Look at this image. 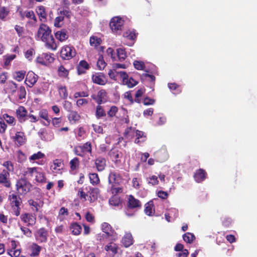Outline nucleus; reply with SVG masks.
I'll return each mask as SVG.
<instances>
[{
	"label": "nucleus",
	"mask_w": 257,
	"mask_h": 257,
	"mask_svg": "<svg viewBox=\"0 0 257 257\" xmlns=\"http://www.w3.org/2000/svg\"><path fill=\"white\" fill-rule=\"evenodd\" d=\"M17 12L20 16L21 20L23 21L25 18H27L29 20L27 22L28 25L32 27H35L36 26L37 19L32 10L24 11L22 9L18 8Z\"/></svg>",
	"instance_id": "f257e3e1"
},
{
	"label": "nucleus",
	"mask_w": 257,
	"mask_h": 257,
	"mask_svg": "<svg viewBox=\"0 0 257 257\" xmlns=\"http://www.w3.org/2000/svg\"><path fill=\"white\" fill-rule=\"evenodd\" d=\"M75 48L71 45L63 46L60 50V57L63 60H70L76 55Z\"/></svg>",
	"instance_id": "f03ea898"
},
{
	"label": "nucleus",
	"mask_w": 257,
	"mask_h": 257,
	"mask_svg": "<svg viewBox=\"0 0 257 257\" xmlns=\"http://www.w3.org/2000/svg\"><path fill=\"white\" fill-rule=\"evenodd\" d=\"M16 186L17 190L21 194H26L31 190L32 186L26 178H21L17 181Z\"/></svg>",
	"instance_id": "7ed1b4c3"
},
{
	"label": "nucleus",
	"mask_w": 257,
	"mask_h": 257,
	"mask_svg": "<svg viewBox=\"0 0 257 257\" xmlns=\"http://www.w3.org/2000/svg\"><path fill=\"white\" fill-rule=\"evenodd\" d=\"M124 24V21L120 17L112 18L110 22L109 26L112 31L117 34H120Z\"/></svg>",
	"instance_id": "20e7f679"
},
{
	"label": "nucleus",
	"mask_w": 257,
	"mask_h": 257,
	"mask_svg": "<svg viewBox=\"0 0 257 257\" xmlns=\"http://www.w3.org/2000/svg\"><path fill=\"white\" fill-rule=\"evenodd\" d=\"M108 156L116 167L120 166L123 156L121 151L116 148H112L109 151Z\"/></svg>",
	"instance_id": "39448f33"
},
{
	"label": "nucleus",
	"mask_w": 257,
	"mask_h": 257,
	"mask_svg": "<svg viewBox=\"0 0 257 257\" xmlns=\"http://www.w3.org/2000/svg\"><path fill=\"white\" fill-rule=\"evenodd\" d=\"M92 147L90 142H86L82 146H77L74 147V152L77 156L84 157L87 153H91Z\"/></svg>",
	"instance_id": "423d86ee"
},
{
	"label": "nucleus",
	"mask_w": 257,
	"mask_h": 257,
	"mask_svg": "<svg viewBox=\"0 0 257 257\" xmlns=\"http://www.w3.org/2000/svg\"><path fill=\"white\" fill-rule=\"evenodd\" d=\"M12 186L10 173L5 169L3 170L0 172V186L10 189L12 188Z\"/></svg>",
	"instance_id": "0eeeda50"
},
{
	"label": "nucleus",
	"mask_w": 257,
	"mask_h": 257,
	"mask_svg": "<svg viewBox=\"0 0 257 257\" xmlns=\"http://www.w3.org/2000/svg\"><path fill=\"white\" fill-rule=\"evenodd\" d=\"M52 35L51 30L50 27L45 24H41L38 29L37 32V36L41 39V40Z\"/></svg>",
	"instance_id": "6e6552de"
},
{
	"label": "nucleus",
	"mask_w": 257,
	"mask_h": 257,
	"mask_svg": "<svg viewBox=\"0 0 257 257\" xmlns=\"http://www.w3.org/2000/svg\"><path fill=\"white\" fill-rule=\"evenodd\" d=\"M122 79V83L126 85L128 87L132 88L138 84V82L132 77L128 78L127 74L124 71L118 72Z\"/></svg>",
	"instance_id": "1a4fd4ad"
},
{
	"label": "nucleus",
	"mask_w": 257,
	"mask_h": 257,
	"mask_svg": "<svg viewBox=\"0 0 257 257\" xmlns=\"http://www.w3.org/2000/svg\"><path fill=\"white\" fill-rule=\"evenodd\" d=\"M16 117L18 121L23 123L28 119V111L23 106H20L16 110Z\"/></svg>",
	"instance_id": "9d476101"
},
{
	"label": "nucleus",
	"mask_w": 257,
	"mask_h": 257,
	"mask_svg": "<svg viewBox=\"0 0 257 257\" xmlns=\"http://www.w3.org/2000/svg\"><path fill=\"white\" fill-rule=\"evenodd\" d=\"M141 207L142 203L139 200L135 198L132 195L128 196L126 204L127 210L138 209L141 208Z\"/></svg>",
	"instance_id": "9b49d317"
},
{
	"label": "nucleus",
	"mask_w": 257,
	"mask_h": 257,
	"mask_svg": "<svg viewBox=\"0 0 257 257\" xmlns=\"http://www.w3.org/2000/svg\"><path fill=\"white\" fill-rule=\"evenodd\" d=\"M11 139L18 146L23 145L26 142V138L23 132H17L15 135L11 137Z\"/></svg>",
	"instance_id": "f8f14e48"
},
{
	"label": "nucleus",
	"mask_w": 257,
	"mask_h": 257,
	"mask_svg": "<svg viewBox=\"0 0 257 257\" xmlns=\"http://www.w3.org/2000/svg\"><path fill=\"white\" fill-rule=\"evenodd\" d=\"M36 240L39 243L47 241L48 231L44 227L39 229L35 233Z\"/></svg>",
	"instance_id": "ddd939ff"
},
{
	"label": "nucleus",
	"mask_w": 257,
	"mask_h": 257,
	"mask_svg": "<svg viewBox=\"0 0 257 257\" xmlns=\"http://www.w3.org/2000/svg\"><path fill=\"white\" fill-rule=\"evenodd\" d=\"M20 218L23 222L27 223L28 226H33L36 223V215L32 213H23L20 216Z\"/></svg>",
	"instance_id": "4468645a"
},
{
	"label": "nucleus",
	"mask_w": 257,
	"mask_h": 257,
	"mask_svg": "<svg viewBox=\"0 0 257 257\" xmlns=\"http://www.w3.org/2000/svg\"><path fill=\"white\" fill-rule=\"evenodd\" d=\"M92 80L94 83L100 85H104L107 82V79L103 73H95L92 76Z\"/></svg>",
	"instance_id": "2eb2a0df"
},
{
	"label": "nucleus",
	"mask_w": 257,
	"mask_h": 257,
	"mask_svg": "<svg viewBox=\"0 0 257 257\" xmlns=\"http://www.w3.org/2000/svg\"><path fill=\"white\" fill-rule=\"evenodd\" d=\"M207 173L203 169H199L196 170L193 177L195 181L197 183H201L204 181L207 178Z\"/></svg>",
	"instance_id": "dca6fc26"
},
{
	"label": "nucleus",
	"mask_w": 257,
	"mask_h": 257,
	"mask_svg": "<svg viewBox=\"0 0 257 257\" xmlns=\"http://www.w3.org/2000/svg\"><path fill=\"white\" fill-rule=\"evenodd\" d=\"M38 76L33 72H29L26 76L25 83L29 87H32L37 81Z\"/></svg>",
	"instance_id": "f3484780"
},
{
	"label": "nucleus",
	"mask_w": 257,
	"mask_h": 257,
	"mask_svg": "<svg viewBox=\"0 0 257 257\" xmlns=\"http://www.w3.org/2000/svg\"><path fill=\"white\" fill-rule=\"evenodd\" d=\"M42 41L45 43V46L47 49L53 51L56 50L58 46L52 35Z\"/></svg>",
	"instance_id": "a211bd4d"
},
{
	"label": "nucleus",
	"mask_w": 257,
	"mask_h": 257,
	"mask_svg": "<svg viewBox=\"0 0 257 257\" xmlns=\"http://www.w3.org/2000/svg\"><path fill=\"white\" fill-rule=\"evenodd\" d=\"M90 67L89 64L86 60H81L76 67L78 74L82 75L85 74L86 70H89Z\"/></svg>",
	"instance_id": "6ab92c4d"
},
{
	"label": "nucleus",
	"mask_w": 257,
	"mask_h": 257,
	"mask_svg": "<svg viewBox=\"0 0 257 257\" xmlns=\"http://www.w3.org/2000/svg\"><path fill=\"white\" fill-rule=\"evenodd\" d=\"M55 37L59 42H63L68 39V32L66 29H62L55 33Z\"/></svg>",
	"instance_id": "aec40b11"
},
{
	"label": "nucleus",
	"mask_w": 257,
	"mask_h": 257,
	"mask_svg": "<svg viewBox=\"0 0 257 257\" xmlns=\"http://www.w3.org/2000/svg\"><path fill=\"white\" fill-rule=\"evenodd\" d=\"M18 88V84L12 80L8 81L5 85V90L11 93L15 94Z\"/></svg>",
	"instance_id": "412c9836"
},
{
	"label": "nucleus",
	"mask_w": 257,
	"mask_h": 257,
	"mask_svg": "<svg viewBox=\"0 0 257 257\" xmlns=\"http://www.w3.org/2000/svg\"><path fill=\"white\" fill-rule=\"evenodd\" d=\"M9 200L10 201L11 207L15 206H20L22 203V199L20 195L16 194H10Z\"/></svg>",
	"instance_id": "4be33fe9"
},
{
	"label": "nucleus",
	"mask_w": 257,
	"mask_h": 257,
	"mask_svg": "<svg viewBox=\"0 0 257 257\" xmlns=\"http://www.w3.org/2000/svg\"><path fill=\"white\" fill-rule=\"evenodd\" d=\"M95 165L98 172L103 171L106 167V160L102 157H99L94 161Z\"/></svg>",
	"instance_id": "5701e85b"
},
{
	"label": "nucleus",
	"mask_w": 257,
	"mask_h": 257,
	"mask_svg": "<svg viewBox=\"0 0 257 257\" xmlns=\"http://www.w3.org/2000/svg\"><path fill=\"white\" fill-rule=\"evenodd\" d=\"M100 190L97 188H90L88 192V195H89V201L90 203L95 201L99 194Z\"/></svg>",
	"instance_id": "b1692460"
},
{
	"label": "nucleus",
	"mask_w": 257,
	"mask_h": 257,
	"mask_svg": "<svg viewBox=\"0 0 257 257\" xmlns=\"http://www.w3.org/2000/svg\"><path fill=\"white\" fill-rule=\"evenodd\" d=\"M120 175L115 172H111L108 176V182L112 185L118 184L121 180Z\"/></svg>",
	"instance_id": "393cba45"
},
{
	"label": "nucleus",
	"mask_w": 257,
	"mask_h": 257,
	"mask_svg": "<svg viewBox=\"0 0 257 257\" xmlns=\"http://www.w3.org/2000/svg\"><path fill=\"white\" fill-rule=\"evenodd\" d=\"M121 243L125 247H128L134 243V239L130 232L125 233L121 239Z\"/></svg>",
	"instance_id": "a878e982"
},
{
	"label": "nucleus",
	"mask_w": 257,
	"mask_h": 257,
	"mask_svg": "<svg viewBox=\"0 0 257 257\" xmlns=\"http://www.w3.org/2000/svg\"><path fill=\"white\" fill-rule=\"evenodd\" d=\"M106 92L104 89H101L98 91L97 95L94 94L91 96V98L96 101L98 105H100L103 102V99L106 96Z\"/></svg>",
	"instance_id": "bb28decb"
},
{
	"label": "nucleus",
	"mask_w": 257,
	"mask_h": 257,
	"mask_svg": "<svg viewBox=\"0 0 257 257\" xmlns=\"http://www.w3.org/2000/svg\"><path fill=\"white\" fill-rule=\"evenodd\" d=\"M101 230L103 233H105L112 237L114 236V234H116L114 230L112 228L111 226L107 222H103L102 223Z\"/></svg>",
	"instance_id": "cd10ccee"
},
{
	"label": "nucleus",
	"mask_w": 257,
	"mask_h": 257,
	"mask_svg": "<svg viewBox=\"0 0 257 257\" xmlns=\"http://www.w3.org/2000/svg\"><path fill=\"white\" fill-rule=\"evenodd\" d=\"M36 13L39 17L40 21L45 22L47 20V14L45 8L43 6L37 7Z\"/></svg>",
	"instance_id": "c85d7f7f"
},
{
	"label": "nucleus",
	"mask_w": 257,
	"mask_h": 257,
	"mask_svg": "<svg viewBox=\"0 0 257 257\" xmlns=\"http://www.w3.org/2000/svg\"><path fill=\"white\" fill-rule=\"evenodd\" d=\"M31 256H37L40 254L42 247L36 243H33L29 247Z\"/></svg>",
	"instance_id": "c756f323"
},
{
	"label": "nucleus",
	"mask_w": 257,
	"mask_h": 257,
	"mask_svg": "<svg viewBox=\"0 0 257 257\" xmlns=\"http://www.w3.org/2000/svg\"><path fill=\"white\" fill-rule=\"evenodd\" d=\"M58 75L64 79H69V70L65 68V67L61 65L57 70Z\"/></svg>",
	"instance_id": "7c9ffc66"
},
{
	"label": "nucleus",
	"mask_w": 257,
	"mask_h": 257,
	"mask_svg": "<svg viewBox=\"0 0 257 257\" xmlns=\"http://www.w3.org/2000/svg\"><path fill=\"white\" fill-rule=\"evenodd\" d=\"M136 139L135 141V143L138 144H141L146 141L147 137L145 135V133L139 130H136Z\"/></svg>",
	"instance_id": "2f4dec72"
},
{
	"label": "nucleus",
	"mask_w": 257,
	"mask_h": 257,
	"mask_svg": "<svg viewBox=\"0 0 257 257\" xmlns=\"http://www.w3.org/2000/svg\"><path fill=\"white\" fill-rule=\"evenodd\" d=\"M70 228L72 233L74 235H78L81 233V226L77 222H73L71 224Z\"/></svg>",
	"instance_id": "473e14b6"
},
{
	"label": "nucleus",
	"mask_w": 257,
	"mask_h": 257,
	"mask_svg": "<svg viewBox=\"0 0 257 257\" xmlns=\"http://www.w3.org/2000/svg\"><path fill=\"white\" fill-rule=\"evenodd\" d=\"M104 249L107 251H110L113 255H115L118 253L119 247L116 243L110 242L105 246Z\"/></svg>",
	"instance_id": "72a5a7b5"
},
{
	"label": "nucleus",
	"mask_w": 257,
	"mask_h": 257,
	"mask_svg": "<svg viewBox=\"0 0 257 257\" xmlns=\"http://www.w3.org/2000/svg\"><path fill=\"white\" fill-rule=\"evenodd\" d=\"M137 33L136 32V30H128L124 32L123 34V37L128 40H135L137 38Z\"/></svg>",
	"instance_id": "f704fd0d"
},
{
	"label": "nucleus",
	"mask_w": 257,
	"mask_h": 257,
	"mask_svg": "<svg viewBox=\"0 0 257 257\" xmlns=\"http://www.w3.org/2000/svg\"><path fill=\"white\" fill-rule=\"evenodd\" d=\"M10 12V10L9 8L5 6L0 7V20L5 21L7 17L9 15Z\"/></svg>",
	"instance_id": "c9c22d12"
},
{
	"label": "nucleus",
	"mask_w": 257,
	"mask_h": 257,
	"mask_svg": "<svg viewBox=\"0 0 257 257\" xmlns=\"http://www.w3.org/2000/svg\"><path fill=\"white\" fill-rule=\"evenodd\" d=\"M153 207L154 204L152 201H150L146 204L144 211L146 215L148 216H153L154 213Z\"/></svg>",
	"instance_id": "e433bc0d"
},
{
	"label": "nucleus",
	"mask_w": 257,
	"mask_h": 257,
	"mask_svg": "<svg viewBox=\"0 0 257 257\" xmlns=\"http://www.w3.org/2000/svg\"><path fill=\"white\" fill-rule=\"evenodd\" d=\"M90 183L93 185H97L100 183V179L97 173H93L89 174Z\"/></svg>",
	"instance_id": "4c0bfd02"
},
{
	"label": "nucleus",
	"mask_w": 257,
	"mask_h": 257,
	"mask_svg": "<svg viewBox=\"0 0 257 257\" xmlns=\"http://www.w3.org/2000/svg\"><path fill=\"white\" fill-rule=\"evenodd\" d=\"M80 161L78 158L75 157L70 161V167L71 171H74L79 168Z\"/></svg>",
	"instance_id": "58836bf2"
},
{
	"label": "nucleus",
	"mask_w": 257,
	"mask_h": 257,
	"mask_svg": "<svg viewBox=\"0 0 257 257\" xmlns=\"http://www.w3.org/2000/svg\"><path fill=\"white\" fill-rule=\"evenodd\" d=\"M2 117L10 125H14L16 123L15 117L9 115L8 113H4L2 115Z\"/></svg>",
	"instance_id": "ea45409f"
},
{
	"label": "nucleus",
	"mask_w": 257,
	"mask_h": 257,
	"mask_svg": "<svg viewBox=\"0 0 257 257\" xmlns=\"http://www.w3.org/2000/svg\"><path fill=\"white\" fill-rule=\"evenodd\" d=\"M95 116L97 119L106 116L105 111L100 105H98L96 107Z\"/></svg>",
	"instance_id": "a19ab883"
},
{
	"label": "nucleus",
	"mask_w": 257,
	"mask_h": 257,
	"mask_svg": "<svg viewBox=\"0 0 257 257\" xmlns=\"http://www.w3.org/2000/svg\"><path fill=\"white\" fill-rule=\"evenodd\" d=\"M141 80L142 82L146 80H149L154 83L156 80V77L152 74L143 73L141 75Z\"/></svg>",
	"instance_id": "79ce46f5"
},
{
	"label": "nucleus",
	"mask_w": 257,
	"mask_h": 257,
	"mask_svg": "<svg viewBox=\"0 0 257 257\" xmlns=\"http://www.w3.org/2000/svg\"><path fill=\"white\" fill-rule=\"evenodd\" d=\"M25 74L26 71L24 70L16 71L14 73L13 77L17 81L20 82L24 79Z\"/></svg>",
	"instance_id": "37998d69"
},
{
	"label": "nucleus",
	"mask_w": 257,
	"mask_h": 257,
	"mask_svg": "<svg viewBox=\"0 0 257 257\" xmlns=\"http://www.w3.org/2000/svg\"><path fill=\"white\" fill-rule=\"evenodd\" d=\"M183 238L186 242L191 243L195 239V236L192 233L187 232L183 235Z\"/></svg>",
	"instance_id": "c03bdc74"
},
{
	"label": "nucleus",
	"mask_w": 257,
	"mask_h": 257,
	"mask_svg": "<svg viewBox=\"0 0 257 257\" xmlns=\"http://www.w3.org/2000/svg\"><path fill=\"white\" fill-rule=\"evenodd\" d=\"M37 168H27L26 171L23 172V176L25 177H32L33 174L37 172Z\"/></svg>",
	"instance_id": "a18cd8bd"
},
{
	"label": "nucleus",
	"mask_w": 257,
	"mask_h": 257,
	"mask_svg": "<svg viewBox=\"0 0 257 257\" xmlns=\"http://www.w3.org/2000/svg\"><path fill=\"white\" fill-rule=\"evenodd\" d=\"M80 118V115L76 111H70L68 116V119L70 121H73L74 122L78 121Z\"/></svg>",
	"instance_id": "49530a36"
},
{
	"label": "nucleus",
	"mask_w": 257,
	"mask_h": 257,
	"mask_svg": "<svg viewBox=\"0 0 257 257\" xmlns=\"http://www.w3.org/2000/svg\"><path fill=\"white\" fill-rule=\"evenodd\" d=\"M39 116L40 118L44 119L47 121L48 124H49L51 120L49 118L48 111L45 109H42L39 112Z\"/></svg>",
	"instance_id": "de8ad7c7"
},
{
	"label": "nucleus",
	"mask_w": 257,
	"mask_h": 257,
	"mask_svg": "<svg viewBox=\"0 0 257 257\" xmlns=\"http://www.w3.org/2000/svg\"><path fill=\"white\" fill-rule=\"evenodd\" d=\"M35 180L39 183H44L46 182V177L45 174L43 172H36Z\"/></svg>",
	"instance_id": "09e8293b"
},
{
	"label": "nucleus",
	"mask_w": 257,
	"mask_h": 257,
	"mask_svg": "<svg viewBox=\"0 0 257 257\" xmlns=\"http://www.w3.org/2000/svg\"><path fill=\"white\" fill-rule=\"evenodd\" d=\"M117 55L118 60L121 62L124 60L126 57L125 51L122 48L117 49Z\"/></svg>",
	"instance_id": "8fccbe9b"
},
{
	"label": "nucleus",
	"mask_w": 257,
	"mask_h": 257,
	"mask_svg": "<svg viewBox=\"0 0 257 257\" xmlns=\"http://www.w3.org/2000/svg\"><path fill=\"white\" fill-rule=\"evenodd\" d=\"M58 91L60 97L64 99H66L68 97V92L67 88L65 86H60L58 88Z\"/></svg>",
	"instance_id": "3c124183"
},
{
	"label": "nucleus",
	"mask_w": 257,
	"mask_h": 257,
	"mask_svg": "<svg viewBox=\"0 0 257 257\" xmlns=\"http://www.w3.org/2000/svg\"><path fill=\"white\" fill-rule=\"evenodd\" d=\"M43 56L44 57V60L46 62L47 65L54 62V58L53 57V54L50 53H43Z\"/></svg>",
	"instance_id": "603ef678"
},
{
	"label": "nucleus",
	"mask_w": 257,
	"mask_h": 257,
	"mask_svg": "<svg viewBox=\"0 0 257 257\" xmlns=\"http://www.w3.org/2000/svg\"><path fill=\"white\" fill-rule=\"evenodd\" d=\"M101 43V40L100 38L92 36L90 38V44L91 46L95 47L99 46Z\"/></svg>",
	"instance_id": "864d4df0"
},
{
	"label": "nucleus",
	"mask_w": 257,
	"mask_h": 257,
	"mask_svg": "<svg viewBox=\"0 0 257 257\" xmlns=\"http://www.w3.org/2000/svg\"><path fill=\"white\" fill-rule=\"evenodd\" d=\"M106 63L105 62L103 57L102 55H100L99 57L97 62V66L99 70H103L106 66Z\"/></svg>",
	"instance_id": "5fc2aeb1"
},
{
	"label": "nucleus",
	"mask_w": 257,
	"mask_h": 257,
	"mask_svg": "<svg viewBox=\"0 0 257 257\" xmlns=\"http://www.w3.org/2000/svg\"><path fill=\"white\" fill-rule=\"evenodd\" d=\"M3 166L5 167L6 169H5V171H8V173L10 172H13L14 170V167L13 163L10 161H7L5 162L3 164Z\"/></svg>",
	"instance_id": "6e6d98bb"
},
{
	"label": "nucleus",
	"mask_w": 257,
	"mask_h": 257,
	"mask_svg": "<svg viewBox=\"0 0 257 257\" xmlns=\"http://www.w3.org/2000/svg\"><path fill=\"white\" fill-rule=\"evenodd\" d=\"M133 64L135 68L139 70H143L145 68L144 62L141 61L135 60Z\"/></svg>",
	"instance_id": "4d7b16f0"
},
{
	"label": "nucleus",
	"mask_w": 257,
	"mask_h": 257,
	"mask_svg": "<svg viewBox=\"0 0 257 257\" xmlns=\"http://www.w3.org/2000/svg\"><path fill=\"white\" fill-rule=\"evenodd\" d=\"M44 156H45V155L43 153H42L40 151H39L37 153H35L33 155H32L29 158V160L30 161H35V160L43 158L44 157Z\"/></svg>",
	"instance_id": "13d9d810"
},
{
	"label": "nucleus",
	"mask_w": 257,
	"mask_h": 257,
	"mask_svg": "<svg viewBox=\"0 0 257 257\" xmlns=\"http://www.w3.org/2000/svg\"><path fill=\"white\" fill-rule=\"evenodd\" d=\"M148 183L153 186L158 185L159 184V180L158 177L155 175H152L147 179Z\"/></svg>",
	"instance_id": "bf43d9fd"
},
{
	"label": "nucleus",
	"mask_w": 257,
	"mask_h": 257,
	"mask_svg": "<svg viewBox=\"0 0 257 257\" xmlns=\"http://www.w3.org/2000/svg\"><path fill=\"white\" fill-rule=\"evenodd\" d=\"M118 111V108L114 105L111 106L107 111V115L109 117H113L115 116Z\"/></svg>",
	"instance_id": "052dcab7"
},
{
	"label": "nucleus",
	"mask_w": 257,
	"mask_h": 257,
	"mask_svg": "<svg viewBox=\"0 0 257 257\" xmlns=\"http://www.w3.org/2000/svg\"><path fill=\"white\" fill-rule=\"evenodd\" d=\"M7 253L11 257H19L21 253V250L19 249H8Z\"/></svg>",
	"instance_id": "680f3d73"
},
{
	"label": "nucleus",
	"mask_w": 257,
	"mask_h": 257,
	"mask_svg": "<svg viewBox=\"0 0 257 257\" xmlns=\"http://www.w3.org/2000/svg\"><path fill=\"white\" fill-rule=\"evenodd\" d=\"M111 237L110 235H107V234L103 233H99L96 235V239L100 242H103L107 240V239L109 237Z\"/></svg>",
	"instance_id": "e2e57ef3"
},
{
	"label": "nucleus",
	"mask_w": 257,
	"mask_h": 257,
	"mask_svg": "<svg viewBox=\"0 0 257 257\" xmlns=\"http://www.w3.org/2000/svg\"><path fill=\"white\" fill-rule=\"evenodd\" d=\"M26 91L24 86H21L18 90V96L20 99H22L26 97Z\"/></svg>",
	"instance_id": "0e129e2a"
},
{
	"label": "nucleus",
	"mask_w": 257,
	"mask_h": 257,
	"mask_svg": "<svg viewBox=\"0 0 257 257\" xmlns=\"http://www.w3.org/2000/svg\"><path fill=\"white\" fill-rule=\"evenodd\" d=\"M109 202L110 204L114 206H118L120 203V200L116 196H114L109 199Z\"/></svg>",
	"instance_id": "69168bd1"
},
{
	"label": "nucleus",
	"mask_w": 257,
	"mask_h": 257,
	"mask_svg": "<svg viewBox=\"0 0 257 257\" xmlns=\"http://www.w3.org/2000/svg\"><path fill=\"white\" fill-rule=\"evenodd\" d=\"M59 14L61 16L66 17L68 19H70L72 16V12L70 11V10L68 9H64L62 11H60L59 12Z\"/></svg>",
	"instance_id": "338daca9"
},
{
	"label": "nucleus",
	"mask_w": 257,
	"mask_h": 257,
	"mask_svg": "<svg viewBox=\"0 0 257 257\" xmlns=\"http://www.w3.org/2000/svg\"><path fill=\"white\" fill-rule=\"evenodd\" d=\"M64 16H58L54 20V26L57 28H60L62 26V24L60 23L64 21Z\"/></svg>",
	"instance_id": "774afa93"
}]
</instances>
